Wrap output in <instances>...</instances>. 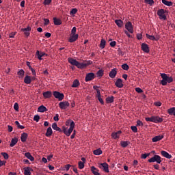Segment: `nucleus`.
I'll return each instance as SVG.
<instances>
[{
  "label": "nucleus",
  "instance_id": "f257e3e1",
  "mask_svg": "<svg viewBox=\"0 0 175 175\" xmlns=\"http://www.w3.org/2000/svg\"><path fill=\"white\" fill-rule=\"evenodd\" d=\"M68 62L71 65H74L75 66H77V68H78L79 69H83V68H85V66H87V64L80 63L77 62V60L73 58H68Z\"/></svg>",
  "mask_w": 175,
  "mask_h": 175
},
{
  "label": "nucleus",
  "instance_id": "f03ea898",
  "mask_svg": "<svg viewBox=\"0 0 175 175\" xmlns=\"http://www.w3.org/2000/svg\"><path fill=\"white\" fill-rule=\"evenodd\" d=\"M161 77L162 78V80L161 81L162 85H166L167 83L173 82V78L172 77H168L167 75L165 73L161 74Z\"/></svg>",
  "mask_w": 175,
  "mask_h": 175
},
{
  "label": "nucleus",
  "instance_id": "7ed1b4c3",
  "mask_svg": "<svg viewBox=\"0 0 175 175\" xmlns=\"http://www.w3.org/2000/svg\"><path fill=\"white\" fill-rule=\"evenodd\" d=\"M70 128L67 129L65 127H63V132L66 135V136H70V134L73 132V129H75V122L73 120L70 121Z\"/></svg>",
  "mask_w": 175,
  "mask_h": 175
},
{
  "label": "nucleus",
  "instance_id": "20e7f679",
  "mask_svg": "<svg viewBox=\"0 0 175 175\" xmlns=\"http://www.w3.org/2000/svg\"><path fill=\"white\" fill-rule=\"evenodd\" d=\"M148 162L150 163H152V162H157V163H161V162H162V160H161V157H159V155L154 154V157L148 159Z\"/></svg>",
  "mask_w": 175,
  "mask_h": 175
},
{
  "label": "nucleus",
  "instance_id": "39448f33",
  "mask_svg": "<svg viewBox=\"0 0 175 175\" xmlns=\"http://www.w3.org/2000/svg\"><path fill=\"white\" fill-rule=\"evenodd\" d=\"M53 96H55L56 99H58V100H62V99L65 98V96L64 95V94L59 93L57 91L53 92Z\"/></svg>",
  "mask_w": 175,
  "mask_h": 175
},
{
  "label": "nucleus",
  "instance_id": "423d86ee",
  "mask_svg": "<svg viewBox=\"0 0 175 175\" xmlns=\"http://www.w3.org/2000/svg\"><path fill=\"white\" fill-rule=\"evenodd\" d=\"M70 105V104L68 101H63L59 103V106L60 109H62V110H66V109H68V107H69Z\"/></svg>",
  "mask_w": 175,
  "mask_h": 175
},
{
  "label": "nucleus",
  "instance_id": "0eeeda50",
  "mask_svg": "<svg viewBox=\"0 0 175 175\" xmlns=\"http://www.w3.org/2000/svg\"><path fill=\"white\" fill-rule=\"evenodd\" d=\"M157 15L160 20H166V15H165V10L163 9L159 10L157 12Z\"/></svg>",
  "mask_w": 175,
  "mask_h": 175
},
{
  "label": "nucleus",
  "instance_id": "6e6552de",
  "mask_svg": "<svg viewBox=\"0 0 175 175\" xmlns=\"http://www.w3.org/2000/svg\"><path fill=\"white\" fill-rule=\"evenodd\" d=\"M98 167L100 169H103L105 173H109V164L107 163H103L99 164Z\"/></svg>",
  "mask_w": 175,
  "mask_h": 175
},
{
  "label": "nucleus",
  "instance_id": "1a4fd4ad",
  "mask_svg": "<svg viewBox=\"0 0 175 175\" xmlns=\"http://www.w3.org/2000/svg\"><path fill=\"white\" fill-rule=\"evenodd\" d=\"M95 79V74L94 72L88 73L85 76V81H91Z\"/></svg>",
  "mask_w": 175,
  "mask_h": 175
},
{
  "label": "nucleus",
  "instance_id": "9d476101",
  "mask_svg": "<svg viewBox=\"0 0 175 175\" xmlns=\"http://www.w3.org/2000/svg\"><path fill=\"white\" fill-rule=\"evenodd\" d=\"M79 39V34H70V38L68 39V42L70 43H73V42H76Z\"/></svg>",
  "mask_w": 175,
  "mask_h": 175
},
{
  "label": "nucleus",
  "instance_id": "9b49d317",
  "mask_svg": "<svg viewBox=\"0 0 175 175\" xmlns=\"http://www.w3.org/2000/svg\"><path fill=\"white\" fill-rule=\"evenodd\" d=\"M125 28L130 32V33H132L133 32V26L132 25V23L128 22L125 25Z\"/></svg>",
  "mask_w": 175,
  "mask_h": 175
},
{
  "label": "nucleus",
  "instance_id": "f8f14e48",
  "mask_svg": "<svg viewBox=\"0 0 175 175\" xmlns=\"http://www.w3.org/2000/svg\"><path fill=\"white\" fill-rule=\"evenodd\" d=\"M31 27L27 26V28L21 29V31L24 32L25 36H29L31 32Z\"/></svg>",
  "mask_w": 175,
  "mask_h": 175
},
{
  "label": "nucleus",
  "instance_id": "ddd939ff",
  "mask_svg": "<svg viewBox=\"0 0 175 175\" xmlns=\"http://www.w3.org/2000/svg\"><path fill=\"white\" fill-rule=\"evenodd\" d=\"M146 36L150 40H156V41L159 40V36H154L149 35L148 33H146Z\"/></svg>",
  "mask_w": 175,
  "mask_h": 175
},
{
  "label": "nucleus",
  "instance_id": "4468645a",
  "mask_svg": "<svg viewBox=\"0 0 175 175\" xmlns=\"http://www.w3.org/2000/svg\"><path fill=\"white\" fill-rule=\"evenodd\" d=\"M142 50L144 51V53H150V48L148 47V45L146 43L142 44L141 46Z\"/></svg>",
  "mask_w": 175,
  "mask_h": 175
},
{
  "label": "nucleus",
  "instance_id": "2eb2a0df",
  "mask_svg": "<svg viewBox=\"0 0 175 175\" xmlns=\"http://www.w3.org/2000/svg\"><path fill=\"white\" fill-rule=\"evenodd\" d=\"M42 95L45 99H49L53 96V93L51 91L44 92L42 93Z\"/></svg>",
  "mask_w": 175,
  "mask_h": 175
},
{
  "label": "nucleus",
  "instance_id": "dca6fc26",
  "mask_svg": "<svg viewBox=\"0 0 175 175\" xmlns=\"http://www.w3.org/2000/svg\"><path fill=\"white\" fill-rule=\"evenodd\" d=\"M24 175H31V172H33V170L29 167H26L23 168Z\"/></svg>",
  "mask_w": 175,
  "mask_h": 175
},
{
  "label": "nucleus",
  "instance_id": "f3484780",
  "mask_svg": "<svg viewBox=\"0 0 175 175\" xmlns=\"http://www.w3.org/2000/svg\"><path fill=\"white\" fill-rule=\"evenodd\" d=\"M115 85H116L118 88H122L124 87V84L122 83V79H117V81L115 83Z\"/></svg>",
  "mask_w": 175,
  "mask_h": 175
},
{
  "label": "nucleus",
  "instance_id": "a211bd4d",
  "mask_svg": "<svg viewBox=\"0 0 175 175\" xmlns=\"http://www.w3.org/2000/svg\"><path fill=\"white\" fill-rule=\"evenodd\" d=\"M163 139V135H157L152 139V143H157V142H161Z\"/></svg>",
  "mask_w": 175,
  "mask_h": 175
},
{
  "label": "nucleus",
  "instance_id": "6ab92c4d",
  "mask_svg": "<svg viewBox=\"0 0 175 175\" xmlns=\"http://www.w3.org/2000/svg\"><path fill=\"white\" fill-rule=\"evenodd\" d=\"M109 76V77H111V79H114V77H116V76H117V69L116 68L112 69L110 71Z\"/></svg>",
  "mask_w": 175,
  "mask_h": 175
},
{
  "label": "nucleus",
  "instance_id": "aec40b11",
  "mask_svg": "<svg viewBox=\"0 0 175 175\" xmlns=\"http://www.w3.org/2000/svg\"><path fill=\"white\" fill-rule=\"evenodd\" d=\"M28 139V134L27 133H23L21 136V140L23 143H25Z\"/></svg>",
  "mask_w": 175,
  "mask_h": 175
},
{
  "label": "nucleus",
  "instance_id": "412c9836",
  "mask_svg": "<svg viewBox=\"0 0 175 175\" xmlns=\"http://www.w3.org/2000/svg\"><path fill=\"white\" fill-rule=\"evenodd\" d=\"M161 154L162 156L164 157V158H167V159H172V155L170 154H169L167 152L162 150L161 152Z\"/></svg>",
  "mask_w": 175,
  "mask_h": 175
},
{
  "label": "nucleus",
  "instance_id": "4be33fe9",
  "mask_svg": "<svg viewBox=\"0 0 175 175\" xmlns=\"http://www.w3.org/2000/svg\"><path fill=\"white\" fill-rule=\"evenodd\" d=\"M153 122L155 124H158V122H162L163 121V119L160 118L159 116H152Z\"/></svg>",
  "mask_w": 175,
  "mask_h": 175
},
{
  "label": "nucleus",
  "instance_id": "5701e85b",
  "mask_svg": "<svg viewBox=\"0 0 175 175\" xmlns=\"http://www.w3.org/2000/svg\"><path fill=\"white\" fill-rule=\"evenodd\" d=\"M36 55H37V58H38L40 61H42V57H44V55H47L44 52H40L39 51H37Z\"/></svg>",
  "mask_w": 175,
  "mask_h": 175
},
{
  "label": "nucleus",
  "instance_id": "b1692460",
  "mask_svg": "<svg viewBox=\"0 0 175 175\" xmlns=\"http://www.w3.org/2000/svg\"><path fill=\"white\" fill-rule=\"evenodd\" d=\"M91 172L92 173H93L94 175H100V174L99 173V170L94 166L91 167Z\"/></svg>",
  "mask_w": 175,
  "mask_h": 175
},
{
  "label": "nucleus",
  "instance_id": "393cba45",
  "mask_svg": "<svg viewBox=\"0 0 175 175\" xmlns=\"http://www.w3.org/2000/svg\"><path fill=\"white\" fill-rule=\"evenodd\" d=\"M18 142V139L17 137H14L11 140V143L10 144V147H14L15 144H17V142Z\"/></svg>",
  "mask_w": 175,
  "mask_h": 175
},
{
  "label": "nucleus",
  "instance_id": "a878e982",
  "mask_svg": "<svg viewBox=\"0 0 175 175\" xmlns=\"http://www.w3.org/2000/svg\"><path fill=\"white\" fill-rule=\"evenodd\" d=\"M32 81V79L31 78V76L27 75L24 79V83L25 84H31V82Z\"/></svg>",
  "mask_w": 175,
  "mask_h": 175
},
{
  "label": "nucleus",
  "instance_id": "bb28decb",
  "mask_svg": "<svg viewBox=\"0 0 175 175\" xmlns=\"http://www.w3.org/2000/svg\"><path fill=\"white\" fill-rule=\"evenodd\" d=\"M38 113H44V111H47V108L44 107V105H40L38 109Z\"/></svg>",
  "mask_w": 175,
  "mask_h": 175
},
{
  "label": "nucleus",
  "instance_id": "cd10ccee",
  "mask_svg": "<svg viewBox=\"0 0 175 175\" xmlns=\"http://www.w3.org/2000/svg\"><path fill=\"white\" fill-rule=\"evenodd\" d=\"M120 133H122L121 131H118L116 133H113L111 134V137H113V139H118V137H120Z\"/></svg>",
  "mask_w": 175,
  "mask_h": 175
},
{
  "label": "nucleus",
  "instance_id": "c85d7f7f",
  "mask_svg": "<svg viewBox=\"0 0 175 175\" xmlns=\"http://www.w3.org/2000/svg\"><path fill=\"white\" fill-rule=\"evenodd\" d=\"M79 85H80V81H79V80H77V79H75V80H74L71 87L72 88H77V87H79Z\"/></svg>",
  "mask_w": 175,
  "mask_h": 175
},
{
  "label": "nucleus",
  "instance_id": "c756f323",
  "mask_svg": "<svg viewBox=\"0 0 175 175\" xmlns=\"http://www.w3.org/2000/svg\"><path fill=\"white\" fill-rule=\"evenodd\" d=\"M25 74V72L24 71V70H20L18 72H17V75H18V77L19 79H23L24 77V75Z\"/></svg>",
  "mask_w": 175,
  "mask_h": 175
},
{
  "label": "nucleus",
  "instance_id": "7c9ffc66",
  "mask_svg": "<svg viewBox=\"0 0 175 175\" xmlns=\"http://www.w3.org/2000/svg\"><path fill=\"white\" fill-rule=\"evenodd\" d=\"M51 135H53V129H51V127H49L46 130V133L45 135L47 137H50V136H51Z\"/></svg>",
  "mask_w": 175,
  "mask_h": 175
},
{
  "label": "nucleus",
  "instance_id": "2f4dec72",
  "mask_svg": "<svg viewBox=\"0 0 175 175\" xmlns=\"http://www.w3.org/2000/svg\"><path fill=\"white\" fill-rule=\"evenodd\" d=\"M106 47V40L101 39L100 43V48L101 50H103Z\"/></svg>",
  "mask_w": 175,
  "mask_h": 175
},
{
  "label": "nucleus",
  "instance_id": "473e14b6",
  "mask_svg": "<svg viewBox=\"0 0 175 175\" xmlns=\"http://www.w3.org/2000/svg\"><path fill=\"white\" fill-rule=\"evenodd\" d=\"M25 156L26 157V158H28L29 161H31V162H33V161H35V159L31 155V153L29 152H26L25 154Z\"/></svg>",
  "mask_w": 175,
  "mask_h": 175
},
{
  "label": "nucleus",
  "instance_id": "72a5a7b5",
  "mask_svg": "<svg viewBox=\"0 0 175 175\" xmlns=\"http://www.w3.org/2000/svg\"><path fill=\"white\" fill-rule=\"evenodd\" d=\"M52 128L54 129V131H57V132H61V128L58 127L57 125V123L52 124Z\"/></svg>",
  "mask_w": 175,
  "mask_h": 175
},
{
  "label": "nucleus",
  "instance_id": "f704fd0d",
  "mask_svg": "<svg viewBox=\"0 0 175 175\" xmlns=\"http://www.w3.org/2000/svg\"><path fill=\"white\" fill-rule=\"evenodd\" d=\"M113 102H114V96H111L106 98L107 103H113Z\"/></svg>",
  "mask_w": 175,
  "mask_h": 175
},
{
  "label": "nucleus",
  "instance_id": "c9c22d12",
  "mask_svg": "<svg viewBox=\"0 0 175 175\" xmlns=\"http://www.w3.org/2000/svg\"><path fill=\"white\" fill-rule=\"evenodd\" d=\"M53 23L55 25H61V24H62V22L61 21V20L57 18H53Z\"/></svg>",
  "mask_w": 175,
  "mask_h": 175
},
{
  "label": "nucleus",
  "instance_id": "e433bc0d",
  "mask_svg": "<svg viewBox=\"0 0 175 175\" xmlns=\"http://www.w3.org/2000/svg\"><path fill=\"white\" fill-rule=\"evenodd\" d=\"M162 3H163V5H165L166 6H173V2H172V1L162 0Z\"/></svg>",
  "mask_w": 175,
  "mask_h": 175
},
{
  "label": "nucleus",
  "instance_id": "4c0bfd02",
  "mask_svg": "<svg viewBox=\"0 0 175 175\" xmlns=\"http://www.w3.org/2000/svg\"><path fill=\"white\" fill-rule=\"evenodd\" d=\"M167 113H170V116H175V107L169 109Z\"/></svg>",
  "mask_w": 175,
  "mask_h": 175
},
{
  "label": "nucleus",
  "instance_id": "58836bf2",
  "mask_svg": "<svg viewBox=\"0 0 175 175\" xmlns=\"http://www.w3.org/2000/svg\"><path fill=\"white\" fill-rule=\"evenodd\" d=\"M115 23H116V25H118V27H119V28H121V27H122V25H123V22L121 20H116Z\"/></svg>",
  "mask_w": 175,
  "mask_h": 175
},
{
  "label": "nucleus",
  "instance_id": "ea45409f",
  "mask_svg": "<svg viewBox=\"0 0 175 175\" xmlns=\"http://www.w3.org/2000/svg\"><path fill=\"white\" fill-rule=\"evenodd\" d=\"M96 96L101 105H105V102L103 101V99H102V97L100 96V92H98V94H96Z\"/></svg>",
  "mask_w": 175,
  "mask_h": 175
},
{
  "label": "nucleus",
  "instance_id": "a19ab883",
  "mask_svg": "<svg viewBox=\"0 0 175 175\" xmlns=\"http://www.w3.org/2000/svg\"><path fill=\"white\" fill-rule=\"evenodd\" d=\"M93 154H94V155H100L102 154V150H100V148L96 149L94 150Z\"/></svg>",
  "mask_w": 175,
  "mask_h": 175
},
{
  "label": "nucleus",
  "instance_id": "79ce46f5",
  "mask_svg": "<svg viewBox=\"0 0 175 175\" xmlns=\"http://www.w3.org/2000/svg\"><path fill=\"white\" fill-rule=\"evenodd\" d=\"M129 144V142L128 141H123L120 142V146H122L124 148L126 147Z\"/></svg>",
  "mask_w": 175,
  "mask_h": 175
},
{
  "label": "nucleus",
  "instance_id": "37998d69",
  "mask_svg": "<svg viewBox=\"0 0 175 175\" xmlns=\"http://www.w3.org/2000/svg\"><path fill=\"white\" fill-rule=\"evenodd\" d=\"M76 13H77V8H72L70 12V14L71 16H75V14H76Z\"/></svg>",
  "mask_w": 175,
  "mask_h": 175
},
{
  "label": "nucleus",
  "instance_id": "c03bdc74",
  "mask_svg": "<svg viewBox=\"0 0 175 175\" xmlns=\"http://www.w3.org/2000/svg\"><path fill=\"white\" fill-rule=\"evenodd\" d=\"M96 75H97V77H102V76H103V70H99L96 72Z\"/></svg>",
  "mask_w": 175,
  "mask_h": 175
},
{
  "label": "nucleus",
  "instance_id": "a18cd8bd",
  "mask_svg": "<svg viewBox=\"0 0 175 175\" xmlns=\"http://www.w3.org/2000/svg\"><path fill=\"white\" fill-rule=\"evenodd\" d=\"M84 163L83 161H79L78 163L79 169H84Z\"/></svg>",
  "mask_w": 175,
  "mask_h": 175
},
{
  "label": "nucleus",
  "instance_id": "49530a36",
  "mask_svg": "<svg viewBox=\"0 0 175 175\" xmlns=\"http://www.w3.org/2000/svg\"><path fill=\"white\" fill-rule=\"evenodd\" d=\"M122 68L124 70H129V66H128L126 64H124L122 65Z\"/></svg>",
  "mask_w": 175,
  "mask_h": 175
},
{
  "label": "nucleus",
  "instance_id": "de8ad7c7",
  "mask_svg": "<svg viewBox=\"0 0 175 175\" xmlns=\"http://www.w3.org/2000/svg\"><path fill=\"white\" fill-rule=\"evenodd\" d=\"M40 120V116L39 115H35L33 117V121H36V122H39V120Z\"/></svg>",
  "mask_w": 175,
  "mask_h": 175
},
{
  "label": "nucleus",
  "instance_id": "09e8293b",
  "mask_svg": "<svg viewBox=\"0 0 175 175\" xmlns=\"http://www.w3.org/2000/svg\"><path fill=\"white\" fill-rule=\"evenodd\" d=\"M145 3H148V5H154V0H145Z\"/></svg>",
  "mask_w": 175,
  "mask_h": 175
},
{
  "label": "nucleus",
  "instance_id": "8fccbe9b",
  "mask_svg": "<svg viewBox=\"0 0 175 175\" xmlns=\"http://www.w3.org/2000/svg\"><path fill=\"white\" fill-rule=\"evenodd\" d=\"M131 131H133V132H134L135 133L137 132V127H136V126H131Z\"/></svg>",
  "mask_w": 175,
  "mask_h": 175
},
{
  "label": "nucleus",
  "instance_id": "3c124183",
  "mask_svg": "<svg viewBox=\"0 0 175 175\" xmlns=\"http://www.w3.org/2000/svg\"><path fill=\"white\" fill-rule=\"evenodd\" d=\"M1 155L5 159H9V154L6 152L1 153Z\"/></svg>",
  "mask_w": 175,
  "mask_h": 175
},
{
  "label": "nucleus",
  "instance_id": "603ef678",
  "mask_svg": "<svg viewBox=\"0 0 175 175\" xmlns=\"http://www.w3.org/2000/svg\"><path fill=\"white\" fill-rule=\"evenodd\" d=\"M70 35H78L76 34V27H72Z\"/></svg>",
  "mask_w": 175,
  "mask_h": 175
},
{
  "label": "nucleus",
  "instance_id": "864d4df0",
  "mask_svg": "<svg viewBox=\"0 0 175 175\" xmlns=\"http://www.w3.org/2000/svg\"><path fill=\"white\" fill-rule=\"evenodd\" d=\"M16 33H17V32H11V33L9 34V38H14V36H16Z\"/></svg>",
  "mask_w": 175,
  "mask_h": 175
},
{
  "label": "nucleus",
  "instance_id": "5fc2aeb1",
  "mask_svg": "<svg viewBox=\"0 0 175 175\" xmlns=\"http://www.w3.org/2000/svg\"><path fill=\"white\" fill-rule=\"evenodd\" d=\"M149 155H150V154L145 153V154H142L141 158L142 159H146V158H147V157H148Z\"/></svg>",
  "mask_w": 175,
  "mask_h": 175
},
{
  "label": "nucleus",
  "instance_id": "6e6d98bb",
  "mask_svg": "<svg viewBox=\"0 0 175 175\" xmlns=\"http://www.w3.org/2000/svg\"><path fill=\"white\" fill-rule=\"evenodd\" d=\"M14 109L16 111H18V103H15L14 105Z\"/></svg>",
  "mask_w": 175,
  "mask_h": 175
},
{
  "label": "nucleus",
  "instance_id": "4d7b16f0",
  "mask_svg": "<svg viewBox=\"0 0 175 175\" xmlns=\"http://www.w3.org/2000/svg\"><path fill=\"white\" fill-rule=\"evenodd\" d=\"M137 126H143V125H144V124H143V122H142L141 120H137Z\"/></svg>",
  "mask_w": 175,
  "mask_h": 175
},
{
  "label": "nucleus",
  "instance_id": "13d9d810",
  "mask_svg": "<svg viewBox=\"0 0 175 175\" xmlns=\"http://www.w3.org/2000/svg\"><path fill=\"white\" fill-rule=\"evenodd\" d=\"M135 91L136 92H138V94H142V92H143V90H142L140 88H136Z\"/></svg>",
  "mask_w": 175,
  "mask_h": 175
},
{
  "label": "nucleus",
  "instance_id": "bf43d9fd",
  "mask_svg": "<svg viewBox=\"0 0 175 175\" xmlns=\"http://www.w3.org/2000/svg\"><path fill=\"white\" fill-rule=\"evenodd\" d=\"M93 88L97 92V95L98 94V92H100V90H99V87H98L97 85H94Z\"/></svg>",
  "mask_w": 175,
  "mask_h": 175
},
{
  "label": "nucleus",
  "instance_id": "052dcab7",
  "mask_svg": "<svg viewBox=\"0 0 175 175\" xmlns=\"http://www.w3.org/2000/svg\"><path fill=\"white\" fill-rule=\"evenodd\" d=\"M137 39H138V40L143 39V35H142V33L137 34Z\"/></svg>",
  "mask_w": 175,
  "mask_h": 175
},
{
  "label": "nucleus",
  "instance_id": "680f3d73",
  "mask_svg": "<svg viewBox=\"0 0 175 175\" xmlns=\"http://www.w3.org/2000/svg\"><path fill=\"white\" fill-rule=\"evenodd\" d=\"M44 25H49L50 23V20H49L48 18H44Z\"/></svg>",
  "mask_w": 175,
  "mask_h": 175
},
{
  "label": "nucleus",
  "instance_id": "e2e57ef3",
  "mask_svg": "<svg viewBox=\"0 0 175 175\" xmlns=\"http://www.w3.org/2000/svg\"><path fill=\"white\" fill-rule=\"evenodd\" d=\"M145 120H146V121H147V122H153L152 116L150 117V118H146Z\"/></svg>",
  "mask_w": 175,
  "mask_h": 175
},
{
  "label": "nucleus",
  "instance_id": "0e129e2a",
  "mask_svg": "<svg viewBox=\"0 0 175 175\" xmlns=\"http://www.w3.org/2000/svg\"><path fill=\"white\" fill-rule=\"evenodd\" d=\"M116 44H117V42H116V41H112L110 42L111 47H115Z\"/></svg>",
  "mask_w": 175,
  "mask_h": 175
},
{
  "label": "nucleus",
  "instance_id": "69168bd1",
  "mask_svg": "<svg viewBox=\"0 0 175 175\" xmlns=\"http://www.w3.org/2000/svg\"><path fill=\"white\" fill-rule=\"evenodd\" d=\"M49 3H51V0H44V5H49Z\"/></svg>",
  "mask_w": 175,
  "mask_h": 175
},
{
  "label": "nucleus",
  "instance_id": "338daca9",
  "mask_svg": "<svg viewBox=\"0 0 175 175\" xmlns=\"http://www.w3.org/2000/svg\"><path fill=\"white\" fill-rule=\"evenodd\" d=\"M53 120H54V121H59V120L58 114H56L55 116L53 117Z\"/></svg>",
  "mask_w": 175,
  "mask_h": 175
},
{
  "label": "nucleus",
  "instance_id": "774afa93",
  "mask_svg": "<svg viewBox=\"0 0 175 175\" xmlns=\"http://www.w3.org/2000/svg\"><path fill=\"white\" fill-rule=\"evenodd\" d=\"M70 166H72V165H70V164H67V165H66L65 169H66V170L67 172L69 170V169H70Z\"/></svg>",
  "mask_w": 175,
  "mask_h": 175
}]
</instances>
